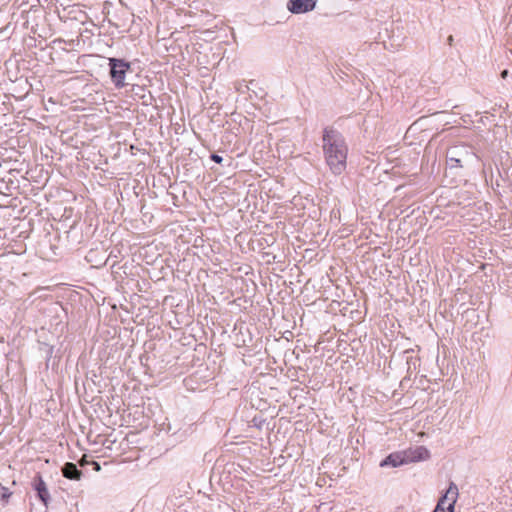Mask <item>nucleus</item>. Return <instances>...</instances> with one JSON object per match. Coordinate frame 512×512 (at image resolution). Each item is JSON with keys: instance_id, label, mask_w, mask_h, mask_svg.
Instances as JSON below:
<instances>
[{"instance_id": "4", "label": "nucleus", "mask_w": 512, "mask_h": 512, "mask_svg": "<svg viewBox=\"0 0 512 512\" xmlns=\"http://www.w3.org/2000/svg\"><path fill=\"white\" fill-rule=\"evenodd\" d=\"M162 431L171 438L167 445L174 446L176 443L182 442L185 438V431L182 430V423L177 421L174 423H162Z\"/></svg>"}, {"instance_id": "17", "label": "nucleus", "mask_w": 512, "mask_h": 512, "mask_svg": "<svg viewBox=\"0 0 512 512\" xmlns=\"http://www.w3.org/2000/svg\"><path fill=\"white\" fill-rule=\"evenodd\" d=\"M453 41H454L453 36H452V35H450V36L447 38V43H448V45H450V46H451V45L453 44Z\"/></svg>"}, {"instance_id": "2", "label": "nucleus", "mask_w": 512, "mask_h": 512, "mask_svg": "<svg viewBox=\"0 0 512 512\" xmlns=\"http://www.w3.org/2000/svg\"><path fill=\"white\" fill-rule=\"evenodd\" d=\"M458 497V487L451 482L444 495L439 499L433 512H454V506Z\"/></svg>"}, {"instance_id": "6", "label": "nucleus", "mask_w": 512, "mask_h": 512, "mask_svg": "<svg viewBox=\"0 0 512 512\" xmlns=\"http://www.w3.org/2000/svg\"><path fill=\"white\" fill-rule=\"evenodd\" d=\"M403 456L406 464L427 460L430 458L429 450L424 446H417L403 450Z\"/></svg>"}, {"instance_id": "11", "label": "nucleus", "mask_w": 512, "mask_h": 512, "mask_svg": "<svg viewBox=\"0 0 512 512\" xmlns=\"http://www.w3.org/2000/svg\"><path fill=\"white\" fill-rule=\"evenodd\" d=\"M447 165L450 167V168H458V167H462V158L458 157V156H453L451 155V149L448 151L447 153Z\"/></svg>"}, {"instance_id": "18", "label": "nucleus", "mask_w": 512, "mask_h": 512, "mask_svg": "<svg viewBox=\"0 0 512 512\" xmlns=\"http://www.w3.org/2000/svg\"><path fill=\"white\" fill-rule=\"evenodd\" d=\"M167 301H168V297L166 296V297L163 299L162 304H165Z\"/></svg>"}, {"instance_id": "21", "label": "nucleus", "mask_w": 512, "mask_h": 512, "mask_svg": "<svg viewBox=\"0 0 512 512\" xmlns=\"http://www.w3.org/2000/svg\"><path fill=\"white\" fill-rule=\"evenodd\" d=\"M506 74H507V70H504V71L502 72V76L504 77V76H506Z\"/></svg>"}, {"instance_id": "5", "label": "nucleus", "mask_w": 512, "mask_h": 512, "mask_svg": "<svg viewBox=\"0 0 512 512\" xmlns=\"http://www.w3.org/2000/svg\"><path fill=\"white\" fill-rule=\"evenodd\" d=\"M318 0H288L287 9L292 14H304L315 9Z\"/></svg>"}, {"instance_id": "7", "label": "nucleus", "mask_w": 512, "mask_h": 512, "mask_svg": "<svg viewBox=\"0 0 512 512\" xmlns=\"http://www.w3.org/2000/svg\"><path fill=\"white\" fill-rule=\"evenodd\" d=\"M33 487L37 492L38 498L41 502L47 506L48 501L50 499V494L48 492L46 483L44 482L41 475L37 474L33 479Z\"/></svg>"}, {"instance_id": "12", "label": "nucleus", "mask_w": 512, "mask_h": 512, "mask_svg": "<svg viewBox=\"0 0 512 512\" xmlns=\"http://www.w3.org/2000/svg\"><path fill=\"white\" fill-rule=\"evenodd\" d=\"M11 496V492L8 488L0 484V501L6 502Z\"/></svg>"}, {"instance_id": "13", "label": "nucleus", "mask_w": 512, "mask_h": 512, "mask_svg": "<svg viewBox=\"0 0 512 512\" xmlns=\"http://www.w3.org/2000/svg\"><path fill=\"white\" fill-rule=\"evenodd\" d=\"M407 365H408V371L412 368L416 369L417 365V359L413 358L412 356H407Z\"/></svg>"}, {"instance_id": "15", "label": "nucleus", "mask_w": 512, "mask_h": 512, "mask_svg": "<svg viewBox=\"0 0 512 512\" xmlns=\"http://www.w3.org/2000/svg\"><path fill=\"white\" fill-rule=\"evenodd\" d=\"M170 55H163L161 56V59H162V65L163 64H168L170 62V60L168 59Z\"/></svg>"}, {"instance_id": "19", "label": "nucleus", "mask_w": 512, "mask_h": 512, "mask_svg": "<svg viewBox=\"0 0 512 512\" xmlns=\"http://www.w3.org/2000/svg\"><path fill=\"white\" fill-rule=\"evenodd\" d=\"M163 45H164V47H165L166 51H169V48H168V46H167V43L165 42Z\"/></svg>"}, {"instance_id": "1", "label": "nucleus", "mask_w": 512, "mask_h": 512, "mask_svg": "<svg viewBox=\"0 0 512 512\" xmlns=\"http://www.w3.org/2000/svg\"><path fill=\"white\" fill-rule=\"evenodd\" d=\"M322 150L325 162L334 175L342 174L347 167L348 146L340 131L332 126L323 129Z\"/></svg>"}, {"instance_id": "16", "label": "nucleus", "mask_w": 512, "mask_h": 512, "mask_svg": "<svg viewBox=\"0 0 512 512\" xmlns=\"http://www.w3.org/2000/svg\"><path fill=\"white\" fill-rule=\"evenodd\" d=\"M93 468H94V470H96V471H100V469H101V468H100V464H99L98 462H95V461L93 462Z\"/></svg>"}, {"instance_id": "14", "label": "nucleus", "mask_w": 512, "mask_h": 512, "mask_svg": "<svg viewBox=\"0 0 512 512\" xmlns=\"http://www.w3.org/2000/svg\"><path fill=\"white\" fill-rule=\"evenodd\" d=\"M210 159L212 161H214L215 163H218V164H221L222 161H223V157H221L220 155L216 154V153H212L210 155Z\"/></svg>"}, {"instance_id": "3", "label": "nucleus", "mask_w": 512, "mask_h": 512, "mask_svg": "<svg viewBox=\"0 0 512 512\" xmlns=\"http://www.w3.org/2000/svg\"><path fill=\"white\" fill-rule=\"evenodd\" d=\"M110 76L117 87L124 85L126 71L130 68L129 64L122 59L110 58Z\"/></svg>"}, {"instance_id": "8", "label": "nucleus", "mask_w": 512, "mask_h": 512, "mask_svg": "<svg viewBox=\"0 0 512 512\" xmlns=\"http://www.w3.org/2000/svg\"><path fill=\"white\" fill-rule=\"evenodd\" d=\"M451 155L462 158V161H466L468 158L480 159L476 152L466 144L457 145L451 148Z\"/></svg>"}, {"instance_id": "22", "label": "nucleus", "mask_w": 512, "mask_h": 512, "mask_svg": "<svg viewBox=\"0 0 512 512\" xmlns=\"http://www.w3.org/2000/svg\"><path fill=\"white\" fill-rule=\"evenodd\" d=\"M166 196H167V197H170V196H171V194L167 191V192H166Z\"/></svg>"}, {"instance_id": "10", "label": "nucleus", "mask_w": 512, "mask_h": 512, "mask_svg": "<svg viewBox=\"0 0 512 512\" xmlns=\"http://www.w3.org/2000/svg\"><path fill=\"white\" fill-rule=\"evenodd\" d=\"M62 474L67 479L80 480L82 476V471L77 468L76 464L72 462H67L62 467Z\"/></svg>"}, {"instance_id": "9", "label": "nucleus", "mask_w": 512, "mask_h": 512, "mask_svg": "<svg viewBox=\"0 0 512 512\" xmlns=\"http://www.w3.org/2000/svg\"><path fill=\"white\" fill-rule=\"evenodd\" d=\"M404 464H406V462H405V459L403 456V452L398 451V452L390 453L385 459H383L381 461L380 466L381 467H388V466L399 467Z\"/></svg>"}, {"instance_id": "20", "label": "nucleus", "mask_w": 512, "mask_h": 512, "mask_svg": "<svg viewBox=\"0 0 512 512\" xmlns=\"http://www.w3.org/2000/svg\"><path fill=\"white\" fill-rule=\"evenodd\" d=\"M412 352H413L412 350H406L404 353H405V354H410V353H412Z\"/></svg>"}]
</instances>
